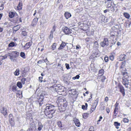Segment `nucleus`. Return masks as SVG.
Instances as JSON below:
<instances>
[{
  "instance_id": "15",
  "label": "nucleus",
  "mask_w": 131,
  "mask_h": 131,
  "mask_svg": "<svg viewBox=\"0 0 131 131\" xmlns=\"http://www.w3.org/2000/svg\"><path fill=\"white\" fill-rule=\"evenodd\" d=\"M7 109L4 107H3L2 110L1 111V113H3L4 115H7Z\"/></svg>"
},
{
  "instance_id": "53",
  "label": "nucleus",
  "mask_w": 131,
  "mask_h": 131,
  "mask_svg": "<svg viewBox=\"0 0 131 131\" xmlns=\"http://www.w3.org/2000/svg\"><path fill=\"white\" fill-rule=\"evenodd\" d=\"M53 32H50V34L49 36V38L50 39H52L53 38Z\"/></svg>"
},
{
  "instance_id": "61",
  "label": "nucleus",
  "mask_w": 131,
  "mask_h": 131,
  "mask_svg": "<svg viewBox=\"0 0 131 131\" xmlns=\"http://www.w3.org/2000/svg\"><path fill=\"white\" fill-rule=\"evenodd\" d=\"M108 99V97H106L105 98V101H106V102H107Z\"/></svg>"
},
{
  "instance_id": "42",
  "label": "nucleus",
  "mask_w": 131,
  "mask_h": 131,
  "mask_svg": "<svg viewBox=\"0 0 131 131\" xmlns=\"http://www.w3.org/2000/svg\"><path fill=\"white\" fill-rule=\"evenodd\" d=\"M99 45L97 41H95L94 43V46L96 48H98Z\"/></svg>"
},
{
  "instance_id": "10",
  "label": "nucleus",
  "mask_w": 131,
  "mask_h": 131,
  "mask_svg": "<svg viewBox=\"0 0 131 131\" xmlns=\"http://www.w3.org/2000/svg\"><path fill=\"white\" fill-rule=\"evenodd\" d=\"M119 88L120 89V91L123 94V96H124L125 94V90L123 87L122 85H119Z\"/></svg>"
},
{
  "instance_id": "59",
  "label": "nucleus",
  "mask_w": 131,
  "mask_h": 131,
  "mask_svg": "<svg viewBox=\"0 0 131 131\" xmlns=\"http://www.w3.org/2000/svg\"><path fill=\"white\" fill-rule=\"evenodd\" d=\"M16 119L17 121H19L20 119V117L19 116H17L16 117Z\"/></svg>"
},
{
  "instance_id": "21",
  "label": "nucleus",
  "mask_w": 131,
  "mask_h": 131,
  "mask_svg": "<svg viewBox=\"0 0 131 131\" xmlns=\"http://www.w3.org/2000/svg\"><path fill=\"white\" fill-rule=\"evenodd\" d=\"M67 77H64L63 79V81L67 85H68L70 83V81L68 80H67Z\"/></svg>"
},
{
  "instance_id": "58",
  "label": "nucleus",
  "mask_w": 131,
  "mask_h": 131,
  "mask_svg": "<svg viewBox=\"0 0 131 131\" xmlns=\"http://www.w3.org/2000/svg\"><path fill=\"white\" fill-rule=\"evenodd\" d=\"M43 62V61L42 60H40L37 62V63L39 64H41Z\"/></svg>"
},
{
  "instance_id": "55",
  "label": "nucleus",
  "mask_w": 131,
  "mask_h": 131,
  "mask_svg": "<svg viewBox=\"0 0 131 131\" xmlns=\"http://www.w3.org/2000/svg\"><path fill=\"white\" fill-rule=\"evenodd\" d=\"M105 108V106H101L100 107L101 110H104Z\"/></svg>"
},
{
  "instance_id": "7",
  "label": "nucleus",
  "mask_w": 131,
  "mask_h": 131,
  "mask_svg": "<svg viewBox=\"0 0 131 131\" xmlns=\"http://www.w3.org/2000/svg\"><path fill=\"white\" fill-rule=\"evenodd\" d=\"M14 20L17 23H19V22H22L21 18L20 17H19L18 15L16 14L15 15L14 18Z\"/></svg>"
},
{
  "instance_id": "51",
  "label": "nucleus",
  "mask_w": 131,
  "mask_h": 131,
  "mask_svg": "<svg viewBox=\"0 0 131 131\" xmlns=\"http://www.w3.org/2000/svg\"><path fill=\"white\" fill-rule=\"evenodd\" d=\"M87 115L86 114L84 113L83 115V117L84 118L86 119L87 118Z\"/></svg>"
},
{
  "instance_id": "22",
  "label": "nucleus",
  "mask_w": 131,
  "mask_h": 131,
  "mask_svg": "<svg viewBox=\"0 0 131 131\" xmlns=\"http://www.w3.org/2000/svg\"><path fill=\"white\" fill-rule=\"evenodd\" d=\"M107 7L108 8V10H111L112 11L114 12L115 10L114 7L112 5H111L110 6H107Z\"/></svg>"
},
{
  "instance_id": "44",
  "label": "nucleus",
  "mask_w": 131,
  "mask_h": 131,
  "mask_svg": "<svg viewBox=\"0 0 131 131\" xmlns=\"http://www.w3.org/2000/svg\"><path fill=\"white\" fill-rule=\"evenodd\" d=\"M99 100L98 98L94 102V105L96 104V105L97 106V104L98 103V102Z\"/></svg>"
},
{
  "instance_id": "3",
  "label": "nucleus",
  "mask_w": 131,
  "mask_h": 131,
  "mask_svg": "<svg viewBox=\"0 0 131 131\" xmlns=\"http://www.w3.org/2000/svg\"><path fill=\"white\" fill-rule=\"evenodd\" d=\"M62 29L63 32L66 35H69L72 33V30L67 27H63Z\"/></svg>"
},
{
  "instance_id": "13",
  "label": "nucleus",
  "mask_w": 131,
  "mask_h": 131,
  "mask_svg": "<svg viewBox=\"0 0 131 131\" xmlns=\"http://www.w3.org/2000/svg\"><path fill=\"white\" fill-rule=\"evenodd\" d=\"M43 127V125L40 122H38V129L40 131Z\"/></svg>"
},
{
  "instance_id": "4",
  "label": "nucleus",
  "mask_w": 131,
  "mask_h": 131,
  "mask_svg": "<svg viewBox=\"0 0 131 131\" xmlns=\"http://www.w3.org/2000/svg\"><path fill=\"white\" fill-rule=\"evenodd\" d=\"M108 45V39L107 38H105L104 39L103 41L101 42L100 43L101 46L102 47L107 46Z\"/></svg>"
},
{
  "instance_id": "14",
  "label": "nucleus",
  "mask_w": 131,
  "mask_h": 131,
  "mask_svg": "<svg viewBox=\"0 0 131 131\" xmlns=\"http://www.w3.org/2000/svg\"><path fill=\"white\" fill-rule=\"evenodd\" d=\"M35 129H36V128L34 125H31L30 126L29 128L27 129V131H35Z\"/></svg>"
},
{
  "instance_id": "63",
  "label": "nucleus",
  "mask_w": 131,
  "mask_h": 131,
  "mask_svg": "<svg viewBox=\"0 0 131 131\" xmlns=\"http://www.w3.org/2000/svg\"><path fill=\"white\" fill-rule=\"evenodd\" d=\"M103 79H102V82L104 81L105 78H106L105 77H103Z\"/></svg>"
},
{
  "instance_id": "62",
  "label": "nucleus",
  "mask_w": 131,
  "mask_h": 131,
  "mask_svg": "<svg viewBox=\"0 0 131 131\" xmlns=\"http://www.w3.org/2000/svg\"><path fill=\"white\" fill-rule=\"evenodd\" d=\"M8 57V54H7L6 55H5L4 57H3L4 58V59H5V58H6L7 57Z\"/></svg>"
},
{
  "instance_id": "32",
  "label": "nucleus",
  "mask_w": 131,
  "mask_h": 131,
  "mask_svg": "<svg viewBox=\"0 0 131 131\" xmlns=\"http://www.w3.org/2000/svg\"><path fill=\"white\" fill-rule=\"evenodd\" d=\"M17 87L16 85L13 86L12 88V91L14 92H15L17 90Z\"/></svg>"
},
{
  "instance_id": "11",
  "label": "nucleus",
  "mask_w": 131,
  "mask_h": 131,
  "mask_svg": "<svg viewBox=\"0 0 131 131\" xmlns=\"http://www.w3.org/2000/svg\"><path fill=\"white\" fill-rule=\"evenodd\" d=\"M73 121L74 122L75 125L77 126L78 127H80V123L78 119L75 118L74 119Z\"/></svg>"
},
{
  "instance_id": "12",
  "label": "nucleus",
  "mask_w": 131,
  "mask_h": 131,
  "mask_svg": "<svg viewBox=\"0 0 131 131\" xmlns=\"http://www.w3.org/2000/svg\"><path fill=\"white\" fill-rule=\"evenodd\" d=\"M21 27V25H18L17 26H14L13 28V31H17Z\"/></svg>"
},
{
  "instance_id": "24",
  "label": "nucleus",
  "mask_w": 131,
  "mask_h": 131,
  "mask_svg": "<svg viewBox=\"0 0 131 131\" xmlns=\"http://www.w3.org/2000/svg\"><path fill=\"white\" fill-rule=\"evenodd\" d=\"M124 16L127 18H129L130 17L129 14L127 13L124 12L123 13Z\"/></svg>"
},
{
  "instance_id": "57",
  "label": "nucleus",
  "mask_w": 131,
  "mask_h": 131,
  "mask_svg": "<svg viewBox=\"0 0 131 131\" xmlns=\"http://www.w3.org/2000/svg\"><path fill=\"white\" fill-rule=\"evenodd\" d=\"M82 108L83 110H86L87 109V108H86V106L84 105H82Z\"/></svg>"
},
{
  "instance_id": "18",
  "label": "nucleus",
  "mask_w": 131,
  "mask_h": 131,
  "mask_svg": "<svg viewBox=\"0 0 131 131\" xmlns=\"http://www.w3.org/2000/svg\"><path fill=\"white\" fill-rule=\"evenodd\" d=\"M64 15L66 18L68 19L71 16V15L68 12H66L65 13Z\"/></svg>"
},
{
  "instance_id": "50",
  "label": "nucleus",
  "mask_w": 131,
  "mask_h": 131,
  "mask_svg": "<svg viewBox=\"0 0 131 131\" xmlns=\"http://www.w3.org/2000/svg\"><path fill=\"white\" fill-rule=\"evenodd\" d=\"M65 66H66V68L67 69H68L70 68H69V64L66 63L65 64Z\"/></svg>"
},
{
  "instance_id": "39",
  "label": "nucleus",
  "mask_w": 131,
  "mask_h": 131,
  "mask_svg": "<svg viewBox=\"0 0 131 131\" xmlns=\"http://www.w3.org/2000/svg\"><path fill=\"white\" fill-rule=\"evenodd\" d=\"M114 125L115 126H120L121 124L118 123L117 122H114Z\"/></svg>"
},
{
  "instance_id": "1",
  "label": "nucleus",
  "mask_w": 131,
  "mask_h": 131,
  "mask_svg": "<svg viewBox=\"0 0 131 131\" xmlns=\"http://www.w3.org/2000/svg\"><path fill=\"white\" fill-rule=\"evenodd\" d=\"M46 107L44 112L48 118H50L52 117V115L55 112V106L49 104Z\"/></svg>"
},
{
  "instance_id": "41",
  "label": "nucleus",
  "mask_w": 131,
  "mask_h": 131,
  "mask_svg": "<svg viewBox=\"0 0 131 131\" xmlns=\"http://www.w3.org/2000/svg\"><path fill=\"white\" fill-rule=\"evenodd\" d=\"M80 76L79 75H77L76 76L74 77H73L72 78V79L73 80H75L76 79H78L79 78Z\"/></svg>"
},
{
  "instance_id": "37",
  "label": "nucleus",
  "mask_w": 131,
  "mask_h": 131,
  "mask_svg": "<svg viewBox=\"0 0 131 131\" xmlns=\"http://www.w3.org/2000/svg\"><path fill=\"white\" fill-rule=\"evenodd\" d=\"M122 73L123 75H128L127 73L125 71H122Z\"/></svg>"
},
{
  "instance_id": "43",
  "label": "nucleus",
  "mask_w": 131,
  "mask_h": 131,
  "mask_svg": "<svg viewBox=\"0 0 131 131\" xmlns=\"http://www.w3.org/2000/svg\"><path fill=\"white\" fill-rule=\"evenodd\" d=\"M26 79L25 78H23L21 80V83H22V84H25V81H26Z\"/></svg>"
},
{
  "instance_id": "35",
  "label": "nucleus",
  "mask_w": 131,
  "mask_h": 131,
  "mask_svg": "<svg viewBox=\"0 0 131 131\" xmlns=\"http://www.w3.org/2000/svg\"><path fill=\"white\" fill-rule=\"evenodd\" d=\"M125 61L122 62V65L120 67L121 68H123L124 67L125 65Z\"/></svg>"
},
{
  "instance_id": "49",
  "label": "nucleus",
  "mask_w": 131,
  "mask_h": 131,
  "mask_svg": "<svg viewBox=\"0 0 131 131\" xmlns=\"http://www.w3.org/2000/svg\"><path fill=\"white\" fill-rule=\"evenodd\" d=\"M115 107L114 111V113H115V112L117 111L118 110V108L117 107V106L115 105Z\"/></svg>"
},
{
  "instance_id": "47",
  "label": "nucleus",
  "mask_w": 131,
  "mask_h": 131,
  "mask_svg": "<svg viewBox=\"0 0 131 131\" xmlns=\"http://www.w3.org/2000/svg\"><path fill=\"white\" fill-rule=\"evenodd\" d=\"M126 26L131 29V22L129 23H127Z\"/></svg>"
},
{
  "instance_id": "48",
  "label": "nucleus",
  "mask_w": 131,
  "mask_h": 131,
  "mask_svg": "<svg viewBox=\"0 0 131 131\" xmlns=\"http://www.w3.org/2000/svg\"><path fill=\"white\" fill-rule=\"evenodd\" d=\"M94 130V127L93 126H91L89 129V131H93Z\"/></svg>"
},
{
  "instance_id": "8",
  "label": "nucleus",
  "mask_w": 131,
  "mask_h": 131,
  "mask_svg": "<svg viewBox=\"0 0 131 131\" xmlns=\"http://www.w3.org/2000/svg\"><path fill=\"white\" fill-rule=\"evenodd\" d=\"M32 44V41H30L28 43H26L24 47L25 49H28L31 45Z\"/></svg>"
},
{
  "instance_id": "45",
  "label": "nucleus",
  "mask_w": 131,
  "mask_h": 131,
  "mask_svg": "<svg viewBox=\"0 0 131 131\" xmlns=\"http://www.w3.org/2000/svg\"><path fill=\"white\" fill-rule=\"evenodd\" d=\"M109 59L113 61L114 59V56L112 55L110 56L109 57Z\"/></svg>"
},
{
  "instance_id": "19",
  "label": "nucleus",
  "mask_w": 131,
  "mask_h": 131,
  "mask_svg": "<svg viewBox=\"0 0 131 131\" xmlns=\"http://www.w3.org/2000/svg\"><path fill=\"white\" fill-rule=\"evenodd\" d=\"M17 44L16 43H15L13 42H10L8 45V46L9 47H13L15 46H16Z\"/></svg>"
},
{
  "instance_id": "60",
  "label": "nucleus",
  "mask_w": 131,
  "mask_h": 131,
  "mask_svg": "<svg viewBox=\"0 0 131 131\" xmlns=\"http://www.w3.org/2000/svg\"><path fill=\"white\" fill-rule=\"evenodd\" d=\"M106 110L107 112L108 113H109L110 112V111L109 108H106Z\"/></svg>"
},
{
  "instance_id": "23",
  "label": "nucleus",
  "mask_w": 131,
  "mask_h": 131,
  "mask_svg": "<svg viewBox=\"0 0 131 131\" xmlns=\"http://www.w3.org/2000/svg\"><path fill=\"white\" fill-rule=\"evenodd\" d=\"M16 53V51H13L10 53L7 54H8V56H10L11 57H14L15 56H14L13 54H15Z\"/></svg>"
},
{
  "instance_id": "26",
  "label": "nucleus",
  "mask_w": 131,
  "mask_h": 131,
  "mask_svg": "<svg viewBox=\"0 0 131 131\" xmlns=\"http://www.w3.org/2000/svg\"><path fill=\"white\" fill-rule=\"evenodd\" d=\"M22 8V3L20 2L17 7V9L18 10H21Z\"/></svg>"
},
{
  "instance_id": "25",
  "label": "nucleus",
  "mask_w": 131,
  "mask_h": 131,
  "mask_svg": "<svg viewBox=\"0 0 131 131\" xmlns=\"http://www.w3.org/2000/svg\"><path fill=\"white\" fill-rule=\"evenodd\" d=\"M57 125L59 127L61 128V129H62L63 126L61 122L59 121L57 122Z\"/></svg>"
},
{
  "instance_id": "28",
  "label": "nucleus",
  "mask_w": 131,
  "mask_h": 131,
  "mask_svg": "<svg viewBox=\"0 0 131 131\" xmlns=\"http://www.w3.org/2000/svg\"><path fill=\"white\" fill-rule=\"evenodd\" d=\"M4 3L3 2H0V10H2L4 9Z\"/></svg>"
},
{
  "instance_id": "64",
  "label": "nucleus",
  "mask_w": 131,
  "mask_h": 131,
  "mask_svg": "<svg viewBox=\"0 0 131 131\" xmlns=\"http://www.w3.org/2000/svg\"><path fill=\"white\" fill-rule=\"evenodd\" d=\"M43 61H44V62H46L47 61H48L47 58H46L45 60H43Z\"/></svg>"
},
{
  "instance_id": "5",
  "label": "nucleus",
  "mask_w": 131,
  "mask_h": 131,
  "mask_svg": "<svg viewBox=\"0 0 131 131\" xmlns=\"http://www.w3.org/2000/svg\"><path fill=\"white\" fill-rule=\"evenodd\" d=\"M58 101L59 103L61 102V104H63V106L65 107H66L67 105V103L65 99H59Z\"/></svg>"
},
{
  "instance_id": "40",
  "label": "nucleus",
  "mask_w": 131,
  "mask_h": 131,
  "mask_svg": "<svg viewBox=\"0 0 131 131\" xmlns=\"http://www.w3.org/2000/svg\"><path fill=\"white\" fill-rule=\"evenodd\" d=\"M85 40L86 42H91L92 39L89 38H88L85 39Z\"/></svg>"
},
{
  "instance_id": "29",
  "label": "nucleus",
  "mask_w": 131,
  "mask_h": 131,
  "mask_svg": "<svg viewBox=\"0 0 131 131\" xmlns=\"http://www.w3.org/2000/svg\"><path fill=\"white\" fill-rule=\"evenodd\" d=\"M19 69H17L16 71L14 72V74L15 75H18L19 74Z\"/></svg>"
},
{
  "instance_id": "52",
  "label": "nucleus",
  "mask_w": 131,
  "mask_h": 131,
  "mask_svg": "<svg viewBox=\"0 0 131 131\" xmlns=\"http://www.w3.org/2000/svg\"><path fill=\"white\" fill-rule=\"evenodd\" d=\"M104 60L105 62H107L108 61V57H105L104 58Z\"/></svg>"
},
{
  "instance_id": "16",
  "label": "nucleus",
  "mask_w": 131,
  "mask_h": 131,
  "mask_svg": "<svg viewBox=\"0 0 131 131\" xmlns=\"http://www.w3.org/2000/svg\"><path fill=\"white\" fill-rule=\"evenodd\" d=\"M16 13H15L13 12H10L9 13V16L10 18H12L13 17L15 16V15H16Z\"/></svg>"
},
{
  "instance_id": "56",
  "label": "nucleus",
  "mask_w": 131,
  "mask_h": 131,
  "mask_svg": "<svg viewBox=\"0 0 131 131\" xmlns=\"http://www.w3.org/2000/svg\"><path fill=\"white\" fill-rule=\"evenodd\" d=\"M55 30V27L54 26L53 27L52 30L51 31V32H53Z\"/></svg>"
},
{
  "instance_id": "36",
  "label": "nucleus",
  "mask_w": 131,
  "mask_h": 131,
  "mask_svg": "<svg viewBox=\"0 0 131 131\" xmlns=\"http://www.w3.org/2000/svg\"><path fill=\"white\" fill-rule=\"evenodd\" d=\"M56 44L55 43H54L52 46V49L53 50L56 48Z\"/></svg>"
},
{
  "instance_id": "6",
  "label": "nucleus",
  "mask_w": 131,
  "mask_h": 131,
  "mask_svg": "<svg viewBox=\"0 0 131 131\" xmlns=\"http://www.w3.org/2000/svg\"><path fill=\"white\" fill-rule=\"evenodd\" d=\"M122 82L123 85L125 86V87L128 88V85L129 84L128 80L127 79H124L123 78L122 79Z\"/></svg>"
},
{
  "instance_id": "27",
  "label": "nucleus",
  "mask_w": 131,
  "mask_h": 131,
  "mask_svg": "<svg viewBox=\"0 0 131 131\" xmlns=\"http://www.w3.org/2000/svg\"><path fill=\"white\" fill-rule=\"evenodd\" d=\"M9 120L10 122L14 121V118L13 115L12 114H10L9 116Z\"/></svg>"
},
{
  "instance_id": "20",
  "label": "nucleus",
  "mask_w": 131,
  "mask_h": 131,
  "mask_svg": "<svg viewBox=\"0 0 131 131\" xmlns=\"http://www.w3.org/2000/svg\"><path fill=\"white\" fill-rule=\"evenodd\" d=\"M126 57V56L125 54L121 55L119 57V59L121 61H123L125 59Z\"/></svg>"
},
{
  "instance_id": "54",
  "label": "nucleus",
  "mask_w": 131,
  "mask_h": 131,
  "mask_svg": "<svg viewBox=\"0 0 131 131\" xmlns=\"http://www.w3.org/2000/svg\"><path fill=\"white\" fill-rule=\"evenodd\" d=\"M42 77H39V82H42Z\"/></svg>"
},
{
  "instance_id": "33",
  "label": "nucleus",
  "mask_w": 131,
  "mask_h": 131,
  "mask_svg": "<svg viewBox=\"0 0 131 131\" xmlns=\"http://www.w3.org/2000/svg\"><path fill=\"white\" fill-rule=\"evenodd\" d=\"M27 32L26 31H23L21 32V34L24 36H26L27 35Z\"/></svg>"
},
{
  "instance_id": "34",
  "label": "nucleus",
  "mask_w": 131,
  "mask_h": 131,
  "mask_svg": "<svg viewBox=\"0 0 131 131\" xmlns=\"http://www.w3.org/2000/svg\"><path fill=\"white\" fill-rule=\"evenodd\" d=\"M104 73V70L103 69H101L100 70L99 72V74L100 75H102Z\"/></svg>"
},
{
  "instance_id": "2",
  "label": "nucleus",
  "mask_w": 131,
  "mask_h": 131,
  "mask_svg": "<svg viewBox=\"0 0 131 131\" xmlns=\"http://www.w3.org/2000/svg\"><path fill=\"white\" fill-rule=\"evenodd\" d=\"M45 95V94L43 93H42L40 95V98L39 99L38 101H36L37 103H39L40 106L43 103L42 102L44 98V96Z\"/></svg>"
},
{
  "instance_id": "46",
  "label": "nucleus",
  "mask_w": 131,
  "mask_h": 131,
  "mask_svg": "<svg viewBox=\"0 0 131 131\" xmlns=\"http://www.w3.org/2000/svg\"><path fill=\"white\" fill-rule=\"evenodd\" d=\"M129 121V120L126 118H124L123 119V121L125 123H127Z\"/></svg>"
},
{
  "instance_id": "30",
  "label": "nucleus",
  "mask_w": 131,
  "mask_h": 131,
  "mask_svg": "<svg viewBox=\"0 0 131 131\" xmlns=\"http://www.w3.org/2000/svg\"><path fill=\"white\" fill-rule=\"evenodd\" d=\"M96 106H97L96 105L95 106V107H94V105L93 106H92L91 107L90 110V112L91 113H92L95 110V108H96Z\"/></svg>"
},
{
  "instance_id": "17",
  "label": "nucleus",
  "mask_w": 131,
  "mask_h": 131,
  "mask_svg": "<svg viewBox=\"0 0 131 131\" xmlns=\"http://www.w3.org/2000/svg\"><path fill=\"white\" fill-rule=\"evenodd\" d=\"M66 45V43L62 42L60 45L59 47L58 48V49L59 50H61L63 49Z\"/></svg>"
},
{
  "instance_id": "31",
  "label": "nucleus",
  "mask_w": 131,
  "mask_h": 131,
  "mask_svg": "<svg viewBox=\"0 0 131 131\" xmlns=\"http://www.w3.org/2000/svg\"><path fill=\"white\" fill-rule=\"evenodd\" d=\"M17 86L20 88L22 87V85L21 83L20 82H18L17 83Z\"/></svg>"
},
{
  "instance_id": "38",
  "label": "nucleus",
  "mask_w": 131,
  "mask_h": 131,
  "mask_svg": "<svg viewBox=\"0 0 131 131\" xmlns=\"http://www.w3.org/2000/svg\"><path fill=\"white\" fill-rule=\"evenodd\" d=\"M20 56L23 58H25V53L23 52H21L20 54Z\"/></svg>"
},
{
  "instance_id": "9",
  "label": "nucleus",
  "mask_w": 131,
  "mask_h": 131,
  "mask_svg": "<svg viewBox=\"0 0 131 131\" xmlns=\"http://www.w3.org/2000/svg\"><path fill=\"white\" fill-rule=\"evenodd\" d=\"M38 19L36 17L33 20L31 24V25L33 27H35L37 24L38 21Z\"/></svg>"
}]
</instances>
